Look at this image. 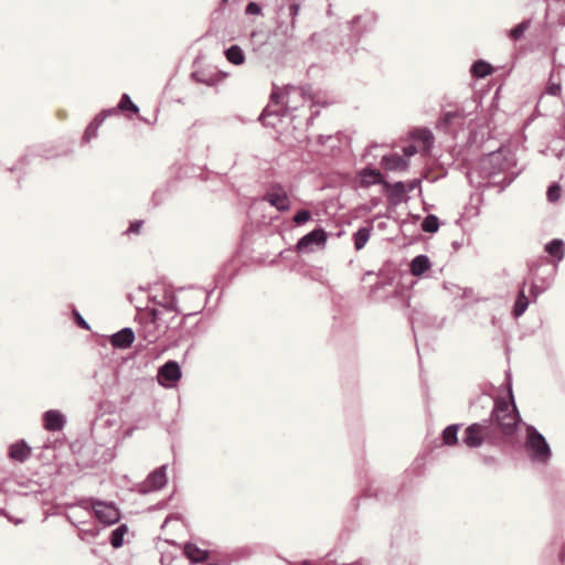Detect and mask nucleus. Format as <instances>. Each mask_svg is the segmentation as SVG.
<instances>
[{"mask_svg":"<svg viewBox=\"0 0 565 565\" xmlns=\"http://www.w3.org/2000/svg\"><path fill=\"white\" fill-rule=\"evenodd\" d=\"M299 11L300 4L298 2L281 4L278 8L274 30L269 31L266 38L259 42L262 52H268L275 61H278L295 52L307 54L315 50H337L333 43L337 33L330 29L312 33L298 49L295 31Z\"/></svg>","mask_w":565,"mask_h":565,"instance_id":"f257e3e1","label":"nucleus"},{"mask_svg":"<svg viewBox=\"0 0 565 565\" xmlns=\"http://www.w3.org/2000/svg\"><path fill=\"white\" fill-rule=\"evenodd\" d=\"M500 407L492 408L490 417L468 425L462 434V443L468 448L475 449L488 441L491 445H500L514 437L519 430L515 420H508V413Z\"/></svg>","mask_w":565,"mask_h":565,"instance_id":"f03ea898","label":"nucleus"},{"mask_svg":"<svg viewBox=\"0 0 565 565\" xmlns=\"http://www.w3.org/2000/svg\"><path fill=\"white\" fill-rule=\"evenodd\" d=\"M502 385L505 386V388H507V392H508L507 398H504V397L493 398L490 395L481 394L477 397V399L473 403L470 404V406L475 407L476 405L480 404L482 407H486V406L492 404V408L500 407L503 411H505L504 413H508V415H509V417H507V419L515 420L518 423V426L520 427V425L522 423V418H521L520 412H519L515 401H514V395H513V390H512V374H511L510 370L505 371V379H504V382Z\"/></svg>","mask_w":565,"mask_h":565,"instance_id":"7ed1b4c3","label":"nucleus"},{"mask_svg":"<svg viewBox=\"0 0 565 565\" xmlns=\"http://www.w3.org/2000/svg\"><path fill=\"white\" fill-rule=\"evenodd\" d=\"M524 449L533 463L546 465L552 458V449L545 436L531 424H524Z\"/></svg>","mask_w":565,"mask_h":565,"instance_id":"20e7f679","label":"nucleus"},{"mask_svg":"<svg viewBox=\"0 0 565 565\" xmlns=\"http://www.w3.org/2000/svg\"><path fill=\"white\" fill-rule=\"evenodd\" d=\"M509 167L505 152L502 147L484 153L479 159L475 169L479 177L482 179H490L491 177L503 172Z\"/></svg>","mask_w":565,"mask_h":565,"instance_id":"39448f33","label":"nucleus"},{"mask_svg":"<svg viewBox=\"0 0 565 565\" xmlns=\"http://www.w3.org/2000/svg\"><path fill=\"white\" fill-rule=\"evenodd\" d=\"M286 94H287V100L286 106L279 110H271V107H267L263 109V116L262 120H264L268 116H275L277 117V120H279V117H286L290 110H296L297 105L295 104L294 97L299 96L302 99L313 98V89L310 84H306L303 86H295V85H286Z\"/></svg>","mask_w":565,"mask_h":565,"instance_id":"423d86ee","label":"nucleus"},{"mask_svg":"<svg viewBox=\"0 0 565 565\" xmlns=\"http://www.w3.org/2000/svg\"><path fill=\"white\" fill-rule=\"evenodd\" d=\"M377 17L374 12H364L354 15L345 26L351 44H356L364 33L372 32L375 28Z\"/></svg>","mask_w":565,"mask_h":565,"instance_id":"0eeeda50","label":"nucleus"},{"mask_svg":"<svg viewBox=\"0 0 565 565\" xmlns=\"http://www.w3.org/2000/svg\"><path fill=\"white\" fill-rule=\"evenodd\" d=\"M260 200L268 203L271 207L280 213H285L290 210L291 201L285 186L279 182H273L266 189Z\"/></svg>","mask_w":565,"mask_h":565,"instance_id":"6e6552de","label":"nucleus"},{"mask_svg":"<svg viewBox=\"0 0 565 565\" xmlns=\"http://www.w3.org/2000/svg\"><path fill=\"white\" fill-rule=\"evenodd\" d=\"M258 545H244L231 551L214 547V565H232L248 559L256 553Z\"/></svg>","mask_w":565,"mask_h":565,"instance_id":"1a4fd4ad","label":"nucleus"},{"mask_svg":"<svg viewBox=\"0 0 565 565\" xmlns=\"http://www.w3.org/2000/svg\"><path fill=\"white\" fill-rule=\"evenodd\" d=\"M160 312L157 309H149L141 313V329L140 335L149 343L156 342L161 334L163 329L159 322Z\"/></svg>","mask_w":565,"mask_h":565,"instance_id":"9d476101","label":"nucleus"},{"mask_svg":"<svg viewBox=\"0 0 565 565\" xmlns=\"http://www.w3.org/2000/svg\"><path fill=\"white\" fill-rule=\"evenodd\" d=\"M327 239V231L321 226H317L302 235L297 241L295 248L298 253H309L313 250V247H324Z\"/></svg>","mask_w":565,"mask_h":565,"instance_id":"9b49d317","label":"nucleus"},{"mask_svg":"<svg viewBox=\"0 0 565 565\" xmlns=\"http://www.w3.org/2000/svg\"><path fill=\"white\" fill-rule=\"evenodd\" d=\"M384 174L381 170L374 168L372 164H367L356 172L355 182L361 189H369L372 185L380 184L383 186L385 182Z\"/></svg>","mask_w":565,"mask_h":565,"instance_id":"f8f14e48","label":"nucleus"},{"mask_svg":"<svg viewBox=\"0 0 565 565\" xmlns=\"http://www.w3.org/2000/svg\"><path fill=\"white\" fill-rule=\"evenodd\" d=\"M383 192L386 194L388 204L391 206H397L403 201H407L408 193L406 190V183L404 181H396L394 183L388 182L385 180L383 186Z\"/></svg>","mask_w":565,"mask_h":565,"instance_id":"ddd939ff","label":"nucleus"},{"mask_svg":"<svg viewBox=\"0 0 565 565\" xmlns=\"http://www.w3.org/2000/svg\"><path fill=\"white\" fill-rule=\"evenodd\" d=\"M445 323V318H438L437 316L414 312L411 318V324L413 329V333L415 339H417V334L419 329L423 328H431V329H441Z\"/></svg>","mask_w":565,"mask_h":565,"instance_id":"4468645a","label":"nucleus"},{"mask_svg":"<svg viewBox=\"0 0 565 565\" xmlns=\"http://www.w3.org/2000/svg\"><path fill=\"white\" fill-rule=\"evenodd\" d=\"M398 488L397 486H390L386 488L380 486H369L364 492L363 498H375L383 504H390L397 500Z\"/></svg>","mask_w":565,"mask_h":565,"instance_id":"2eb2a0df","label":"nucleus"},{"mask_svg":"<svg viewBox=\"0 0 565 565\" xmlns=\"http://www.w3.org/2000/svg\"><path fill=\"white\" fill-rule=\"evenodd\" d=\"M466 117L463 109L456 108L454 110L443 111L436 122V129L444 134H449L454 126L459 125Z\"/></svg>","mask_w":565,"mask_h":565,"instance_id":"dca6fc26","label":"nucleus"},{"mask_svg":"<svg viewBox=\"0 0 565 565\" xmlns=\"http://www.w3.org/2000/svg\"><path fill=\"white\" fill-rule=\"evenodd\" d=\"M95 516L103 523L113 524L119 520L118 509L108 503L97 501L93 504Z\"/></svg>","mask_w":565,"mask_h":565,"instance_id":"f3484780","label":"nucleus"},{"mask_svg":"<svg viewBox=\"0 0 565 565\" xmlns=\"http://www.w3.org/2000/svg\"><path fill=\"white\" fill-rule=\"evenodd\" d=\"M159 382L163 385H171L180 380V366L174 361H169L163 364L158 372Z\"/></svg>","mask_w":565,"mask_h":565,"instance_id":"a211bd4d","label":"nucleus"},{"mask_svg":"<svg viewBox=\"0 0 565 565\" xmlns=\"http://www.w3.org/2000/svg\"><path fill=\"white\" fill-rule=\"evenodd\" d=\"M381 164L386 171H406L409 167V160L397 152H392L382 157Z\"/></svg>","mask_w":565,"mask_h":565,"instance_id":"6ab92c4d","label":"nucleus"},{"mask_svg":"<svg viewBox=\"0 0 565 565\" xmlns=\"http://www.w3.org/2000/svg\"><path fill=\"white\" fill-rule=\"evenodd\" d=\"M525 286L526 280L520 285L514 303L512 306L511 313L515 319L522 317L531 303V299L525 294Z\"/></svg>","mask_w":565,"mask_h":565,"instance_id":"aec40b11","label":"nucleus"},{"mask_svg":"<svg viewBox=\"0 0 565 565\" xmlns=\"http://www.w3.org/2000/svg\"><path fill=\"white\" fill-rule=\"evenodd\" d=\"M31 447L24 440H18L10 445L8 456L13 461L23 462L31 456Z\"/></svg>","mask_w":565,"mask_h":565,"instance_id":"412c9836","label":"nucleus"},{"mask_svg":"<svg viewBox=\"0 0 565 565\" xmlns=\"http://www.w3.org/2000/svg\"><path fill=\"white\" fill-rule=\"evenodd\" d=\"M431 268V262L425 254L415 256L409 263V271L414 277H422Z\"/></svg>","mask_w":565,"mask_h":565,"instance_id":"4be33fe9","label":"nucleus"},{"mask_svg":"<svg viewBox=\"0 0 565 565\" xmlns=\"http://www.w3.org/2000/svg\"><path fill=\"white\" fill-rule=\"evenodd\" d=\"M461 424H450L446 426L440 434V444L446 447H454L458 445L459 438L458 433L461 428Z\"/></svg>","mask_w":565,"mask_h":565,"instance_id":"5701e85b","label":"nucleus"},{"mask_svg":"<svg viewBox=\"0 0 565 565\" xmlns=\"http://www.w3.org/2000/svg\"><path fill=\"white\" fill-rule=\"evenodd\" d=\"M135 340V333L131 329L125 328L119 332L115 333L110 338V343L115 348L127 349Z\"/></svg>","mask_w":565,"mask_h":565,"instance_id":"b1692460","label":"nucleus"},{"mask_svg":"<svg viewBox=\"0 0 565 565\" xmlns=\"http://www.w3.org/2000/svg\"><path fill=\"white\" fill-rule=\"evenodd\" d=\"M167 483L166 467H160L149 475L145 482V487L150 491L161 489Z\"/></svg>","mask_w":565,"mask_h":565,"instance_id":"393cba45","label":"nucleus"},{"mask_svg":"<svg viewBox=\"0 0 565 565\" xmlns=\"http://www.w3.org/2000/svg\"><path fill=\"white\" fill-rule=\"evenodd\" d=\"M493 71L492 64L482 58L473 61L469 70L471 77L476 79L486 78L491 75Z\"/></svg>","mask_w":565,"mask_h":565,"instance_id":"a878e982","label":"nucleus"},{"mask_svg":"<svg viewBox=\"0 0 565 565\" xmlns=\"http://www.w3.org/2000/svg\"><path fill=\"white\" fill-rule=\"evenodd\" d=\"M544 250L559 263L565 257V242L562 238H552L544 245Z\"/></svg>","mask_w":565,"mask_h":565,"instance_id":"bb28decb","label":"nucleus"},{"mask_svg":"<svg viewBox=\"0 0 565 565\" xmlns=\"http://www.w3.org/2000/svg\"><path fill=\"white\" fill-rule=\"evenodd\" d=\"M44 427L46 430H61L64 426V417L57 411H49L44 414Z\"/></svg>","mask_w":565,"mask_h":565,"instance_id":"cd10ccee","label":"nucleus"},{"mask_svg":"<svg viewBox=\"0 0 565 565\" xmlns=\"http://www.w3.org/2000/svg\"><path fill=\"white\" fill-rule=\"evenodd\" d=\"M224 55L231 64L236 66L244 64L246 61L245 52L238 44H231L226 47Z\"/></svg>","mask_w":565,"mask_h":565,"instance_id":"c85d7f7f","label":"nucleus"},{"mask_svg":"<svg viewBox=\"0 0 565 565\" xmlns=\"http://www.w3.org/2000/svg\"><path fill=\"white\" fill-rule=\"evenodd\" d=\"M372 230L373 224L371 223L367 226H361L360 228H358V231L353 233L352 238L354 248L356 250H361L362 248H364V246L366 245L371 237Z\"/></svg>","mask_w":565,"mask_h":565,"instance_id":"c756f323","label":"nucleus"},{"mask_svg":"<svg viewBox=\"0 0 565 565\" xmlns=\"http://www.w3.org/2000/svg\"><path fill=\"white\" fill-rule=\"evenodd\" d=\"M287 100V94H286V87L282 92L279 90V88L274 85V88L269 96V104L265 107H271V110H279L286 106Z\"/></svg>","mask_w":565,"mask_h":565,"instance_id":"7c9ffc66","label":"nucleus"},{"mask_svg":"<svg viewBox=\"0 0 565 565\" xmlns=\"http://www.w3.org/2000/svg\"><path fill=\"white\" fill-rule=\"evenodd\" d=\"M184 554L192 563H201L209 556L207 551L201 550L193 543H186L184 546Z\"/></svg>","mask_w":565,"mask_h":565,"instance_id":"2f4dec72","label":"nucleus"},{"mask_svg":"<svg viewBox=\"0 0 565 565\" xmlns=\"http://www.w3.org/2000/svg\"><path fill=\"white\" fill-rule=\"evenodd\" d=\"M409 137L413 140L423 142L424 145H431L434 141V135L427 127H415L409 131Z\"/></svg>","mask_w":565,"mask_h":565,"instance_id":"473e14b6","label":"nucleus"},{"mask_svg":"<svg viewBox=\"0 0 565 565\" xmlns=\"http://www.w3.org/2000/svg\"><path fill=\"white\" fill-rule=\"evenodd\" d=\"M440 225L441 222L439 217L435 214L429 213L424 217L420 227L422 231L425 233L435 234L436 232H438Z\"/></svg>","mask_w":565,"mask_h":565,"instance_id":"72a5a7b5","label":"nucleus"},{"mask_svg":"<svg viewBox=\"0 0 565 565\" xmlns=\"http://www.w3.org/2000/svg\"><path fill=\"white\" fill-rule=\"evenodd\" d=\"M531 19L522 20L508 31V36L514 42L520 41L524 36L525 31L531 26Z\"/></svg>","mask_w":565,"mask_h":565,"instance_id":"f704fd0d","label":"nucleus"},{"mask_svg":"<svg viewBox=\"0 0 565 565\" xmlns=\"http://www.w3.org/2000/svg\"><path fill=\"white\" fill-rule=\"evenodd\" d=\"M550 286L551 281H546L545 286H540L536 281H532L530 287L531 301H536L539 296L542 295L545 290H547Z\"/></svg>","mask_w":565,"mask_h":565,"instance_id":"c9c22d12","label":"nucleus"},{"mask_svg":"<svg viewBox=\"0 0 565 565\" xmlns=\"http://www.w3.org/2000/svg\"><path fill=\"white\" fill-rule=\"evenodd\" d=\"M554 73L551 72L550 81L545 87V93L551 96H558L562 92L561 82H553Z\"/></svg>","mask_w":565,"mask_h":565,"instance_id":"e433bc0d","label":"nucleus"},{"mask_svg":"<svg viewBox=\"0 0 565 565\" xmlns=\"http://www.w3.org/2000/svg\"><path fill=\"white\" fill-rule=\"evenodd\" d=\"M561 196V185L557 182H553L547 186L546 199L548 202H556Z\"/></svg>","mask_w":565,"mask_h":565,"instance_id":"4c0bfd02","label":"nucleus"},{"mask_svg":"<svg viewBox=\"0 0 565 565\" xmlns=\"http://www.w3.org/2000/svg\"><path fill=\"white\" fill-rule=\"evenodd\" d=\"M309 220H311V212L306 209L299 210L292 217V221L296 224V226H301L306 224Z\"/></svg>","mask_w":565,"mask_h":565,"instance_id":"58836bf2","label":"nucleus"},{"mask_svg":"<svg viewBox=\"0 0 565 565\" xmlns=\"http://www.w3.org/2000/svg\"><path fill=\"white\" fill-rule=\"evenodd\" d=\"M126 533V527L122 525L118 529H116L113 533H111V539H110V543L114 547H119L122 545V537H124V534Z\"/></svg>","mask_w":565,"mask_h":565,"instance_id":"ea45409f","label":"nucleus"},{"mask_svg":"<svg viewBox=\"0 0 565 565\" xmlns=\"http://www.w3.org/2000/svg\"><path fill=\"white\" fill-rule=\"evenodd\" d=\"M119 108L121 110H130L134 114L139 111L138 107L131 102L130 97L126 94L122 95L119 102Z\"/></svg>","mask_w":565,"mask_h":565,"instance_id":"a19ab883","label":"nucleus"},{"mask_svg":"<svg viewBox=\"0 0 565 565\" xmlns=\"http://www.w3.org/2000/svg\"><path fill=\"white\" fill-rule=\"evenodd\" d=\"M246 15H262L263 14V7L260 3L256 1H248L245 10Z\"/></svg>","mask_w":565,"mask_h":565,"instance_id":"79ce46f5","label":"nucleus"},{"mask_svg":"<svg viewBox=\"0 0 565 565\" xmlns=\"http://www.w3.org/2000/svg\"><path fill=\"white\" fill-rule=\"evenodd\" d=\"M263 111L258 116V121L263 124L265 127L275 128L284 117H279V120H277V117L275 116H268L264 120H262Z\"/></svg>","mask_w":565,"mask_h":565,"instance_id":"37998d69","label":"nucleus"},{"mask_svg":"<svg viewBox=\"0 0 565 565\" xmlns=\"http://www.w3.org/2000/svg\"><path fill=\"white\" fill-rule=\"evenodd\" d=\"M406 183V190H407V193L411 192V191H414L415 189H419V192L422 193V179H413V180H409Z\"/></svg>","mask_w":565,"mask_h":565,"instance_id":"c03bdc74","label":"nucleus"},{"mask_svg":"<svg viewBox=\"0 0 565 565\" xmlns=\"http://www.w3.org/2000/svg\"><path fill=\"white\" fill-rule=\"evenodd\" d=\"M142 225H143V221H135V222L130 223V226L127 230V233L138 235L141 232Z\"/></svg>","mask_w":565,"mask_h":565,"instance_id":"a18cd8bd","label":"nucleus"},{"mask_svg":"<svg viewBox=\"0 0 565 565\" xmlns=\"http://www.w3.org/2000/svg\"><path fill=\"white\" fill-rule=\"evenodd\" d=\"M418 151L417 147L414 145H408L403 148V157L408 159L409 157H413Z\"/></svg>","mask_w":565,"mask_h":565,"instance_id":"49530a36","label":"nucleus"},{"mask_svg":"<svg viewBox=\"0 0 565 565\" xmlns=\"http://www.w3.org/2000/svg\"><path fill=\"white\" fill-rule=\"evenodd\" d=\"M515 179V175H504L498 184H500V190L503 191L508 188Z\"/></svg>","mask_w":565,"mask_h":565,"instance_id":"de8ad7c7","label":"nucleus"},{"mask_svg":"<svg viewBox=\"0 0 565 565\" xmlns=\"http://www.w3.org/2000/svg\"><path fill=\"white\" fill-rule=\"evenodd\" d=\"M555 273H556V267L551 269L548 275H546L545 277L540 278V281H541L540 286H545L546 281H551L552 282L553 279H554Z\"/></svg>","mask_w":565,"mask_h":565,"instance_id":"09e8293b","label":"nucleus"},{"mask_svg":"<svg viewBox=\"0 0 565 565\" xmlns=\"http://www.w3.org/2000/svg\"><path fill=\"white\" fill-rule=\"evenodd\" d=\"M390 281H382V280H376L370 288V292L371 294H374L375 291H377L379 289H382L384 286L388 285Z\"/></svg>","mask_w":565,"mask_h":565,"instance_id":"8fccbe9b","label":"nucleus"},{"mask_svg":"<svg viewBox=\"0 0 565 565\" xmlns=\"http://www.w3.org/2000/svg\"><path fill=\"white\" fill-rule=\"evenodd\" d=\"M331 138H332V136H331V135H319V136L317 137V143H318L319 146H324V145H327V142H328Z\"/></svg>","mask_w":565,"mask_h":565,"instance_id":"3c124183","label":"nucleus"},{"mask_svg":"<svg viewBox=\"0 0 565 565\" xmlns=\"http://www.w3.org/2000/svg\"><path fill=\"white\" fill-rule=\"evenodd\" d=\"M482 461L488 465V466H492V465H495L497 463V458L493 457V456H487V455H483L482 456Z\"/></svg>","mask_w":565,"mask_h":565,"instance_id":"603ef678","label":"nucleus"},{"mask_svg":"<svg viewBox=\"0 0 565 565\" xmlns=\"http://www.w3.org/2000/svg\"><path fill=\"white\" fill-rule=\"evenodd\" d=\"M96 129H97V127H96V126H94L93 124H90V125L87 127L86 131H85V137H86V138L94 137V136H95V131H96Z\"/></svg>","mask_w":565,"mask_h":565,"instance_id":"864d4df0","label":"nucleus"},{"mask_svg":"<svg viewBox=\"0 0 565 565\" xmlns=\"http://www.w3.org/2000/svg\"><path fill=\"white\" fill-rule=\"evenodd\" d=\"M226 76H227V73H224L222 71L214 73V84H216L218 81L224 79Z\"/></svg>","mask_w":565,"mask_h":565,"instance_id":"5fc2aeb1","label":"nucleus"},{"mask_svg":"<svg viewBox=\"0 0 565 565\" xmlns=\"http://www.w3.org/2000/svg\"><path fill=\"white\" fill-rule=\"evenodd\" d=\"M76 318H77V324L84 329H89L88 324L86 323V321L79 316V315H76Z\"/></svg>","mask_w":565,"mask_h":565,"instance_id":"6e6d98bb","label":"nucleus"},{"mask_svg":"<svg viewBox=\"0 0 565 565\" xmlns=\"http://www.w3.org/2000/svg\"><path fill=\"white\" fill-rule=\"evenodd\" d=\"M252 38L253 39L264 38V32L263 31H253Z\"/></svg>","mask_w":565,"mask_h":565,"instance_id":"4d7b16f0","label":"nucleus"},{"mask_svg":"<svg viewBox=\"0 0 565 565\" xmlns=\"http://www.w3.org/2000/svg\"><path fill=\"white\" fill-rule=\"evenodd\" d=\"M451 246H452V248H454L455 250H457V249H459V248H460L461 244H460L459 242H457V241H454V242L451 243Z\"/></svg>","mask_w":565,"mask_h":565,"instance_id":"13d9d810","label":"nucleus"},{"mask_svg":"<svg viewBox=\"0 0 565 565\" xmlns=\"http://www.w3.org/2000/svg\"><path fill=\"white\" fill-rule=\"evenodd\" d=\"M534 268L539 269V268H540V266H539L536 263H532V264H530V265H529V269H530V271H533V270H534Z\"/></svg>","mask_w":565,"mask_h":565,"instance_id":"bf43d9fd","label":"nucleus"},{"mask_svg":"<svg viewBox=\"0 0 565 565\" xmlns=\"http://www.w3.org/2000/svg\"><path fill=\"white\" fill-rule=\"evenodd\" d=\"M532 120H533V117H532V116H531V117H529V118L525 120V122H524V127H527V126L532 122Z\"/></svg>","mask_w":565,"mask_h":565,"instance_id":"052dcab7","label":"nucleus"},{"mask_svg":"<svg viewBox=\"0 0 565 565\" xmlns=\"http://www.w3.org/2000/svg\"><path fill=\"white\" fill-rule=\"evenodd\" d=\"M559 559L563 562L565 559V551L559 553Z\"/></svg>","mask_w":565,"mask_h":565,"instance_id":"680f3d73","label":"nucleus"},{"mask_svg":"<svg viewBox=\"0 0 565 565\" xmlns=\"http://www.w3.org/2000/svg\"><path fill=\"white\" fill-rule=\"evenodd\" d=\"M313 119H315V118H313V116H310V117L308 118V120H307V125H311V124H312V121H313Z\"/></svg>","mask_w":565,"mask_h":565,"instance_id":"e2e57ef3","label":"nucleus"},{"mask_svg":"<svg viewBox=\"0 0 565 565\" xmlns=\"http://www.w3.org/2000/svg\"><path fill=\"white\" fill-rule=\"evenodd\" d=\"M311 116H313V118H316L317 116H319V110L315 111L311 114Z\"/></svg>","mask_w":565,"mask_h":565,"instance_id":"0e129e2a","label":"nucleus"},{"mask_svg":"<svg viewBox=\"0 0 565 565\" xmlns=\"http://www.w3.org/2000/svg\"><path fill=\"white\" fill-rule=\"evenodd\" d=\"M301 565H312L309 561H303Z\"/></svg>","mask_w":565,"mask_h":565,"instance_id":"69168bd1","label":"nucleus"},{"mask_svg":"<svg viewBox=\"0 0 565 565\" xmlns=\"http://www.w3.org/2000/svg\"><path fill=\"white\" fill-rule=\"evenodd\" d=\"M413 216V220H418L419 218V215H412Z\"/></svg>","mask_w":565,"mask_h":565,"instance_id":"338daca9","label":"nucleus"}]
</instances>
